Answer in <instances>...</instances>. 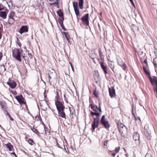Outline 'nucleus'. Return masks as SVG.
Segmentation results:
<instances>
[{
    "mask_svg": "<svg viewBox=\"0 0 157 157\" xmlns=\"http://www.w3.org/2000/svg\"><path fill=\"white\" fill-rule=\"evenodd\" d=\"M48 72L50 84L51 86H53L54 84V82L56 81L57 79V74L52 69H50Z\"/></svg>",
    "mask_w": 157,
    "mask_h": 157,
    "instance_id": "f257e3e1",
    "label": "nucleus"
},
{
    "mask_svg": "<svg viewBox=\"0 0 157 157\" xmlns=\"http://www.w3.org/2000/svg\"><path fill=\"white\" fill-rule=\"evenodd\" d=\"M22 51V50L15 48L12 51V56L20 62L21 59V54Z\"/></svg>",
    "mask_w": 157,
    "mask_h": 157,
    "instance_id": "f03ea898",
    "label": "nucleus"
},
{
    "mask_svg": "<svg viewBox=\"0 0 157 157\" xmlns=\"http://www.w3.org/2000/svg\"><path fill=\"white\" fill-rule=\"evenodd\" d=\"M119 131L121 135L123 137H125L127 134V130L126 127L122 124H117Z\"/></svg>",
    "mask_w": 157,
    "mask_h": 157,
    "instance_id": "7ed1b4c3",
    "label": "nucleus"
},
{
    "mask_svg": "<svg viewBox=\"0 0 157 157\" xmlns=\"http://www.w3.org/2000/svg\"><path fill=\"white\" fill-rule=\"evenodd\" d=\"M15 13L13 11H11L8 15V22L9 25L13 24L15 21L14 18Z\"/></svg>",
    "mask_w": 157,
    "mask_h": 157,
    "instance_id": "20e7f679",
    "label": "nucleus"
},
{
    "mask_svg": "<svg viewBox=\"0 0 157 157\" xmlns=\"http://www.w3.org/2000/svg\"><path fill=\"white\" fill-rule=\"evenodd\" d=\"M105 116L103 115L101 118L100 122L104 126L105 128L106 129H109L110 127L109 123L108 121H106L105 119Z\"/></svg>",
    "mask_w": 157,
    "mask_h": 157,
    "instance_id": "39448f33",
    "label": "nucleus"
},
{
    "mask_svg": "<svg viewBox=\"0 0 157 157\" xmlns=\"http://www.w3.org/2000/svg\"><path fill=\"white\" fill-rule=\"evenodd\" d=\"M99 122V121L98 117L94 118L92 124V127L94 131L95 129L98 127Z\"/></svg>",
    "mask_w": 157,
    "mask_h": 157,
    "instance_id": "423d86ee",
    "label": "nucleus"
},
{
    "mask_svg": "<svg viewBox=\"0 0 157 157\" xmlns=\"http://www.w3.org/2000/svg\"><path fill=\"white\" fill-rule=\"evenodd\" d=\"M144 129L145 130V135L147 137V138L148 139H150L151 138V132L148 129V125H145L144 127Z\"/></svg>",
    "mask_w": 157,
    "mask_h": 157,
    "instance_id": "0eeeda50",
    "label": "nucleus"
},
{
    "mask_svg": "<svg viewBox=\"0 0 157 157\" xmlns=\"http://www.w3.org/2000/svg\"><path fill=\"white\" fill-rule=\"evenodd\" d=\"M55 105L58 111L62 109H65L64 106L63 105L61 102L59 101L56 102Z\"/></svg>",
    "mask_w": 157,
    "mask_h": 157,
    "instance_id": "6e6552de",
    "label": "nucleus"
},
{
    "mask_svg": "<svg viewBox=\"0 0 157 157\" xmlns=\"http://www.w3.org/2000/svg\"><path fill=\"white\" fill-rule=\"evenodd\" d=\"M15 98L21 105H22V104L25 103L24 101V99L22 95H21L19 96H16L15 97Z\"/></svg>",
    "mask_w": 157,
    "mask_h": 157,
    "instance_id": "1a4fd4ad",
    "label": "nucleus"
},
{
    "mask_svg": "<svg viewBox=\"0 0 157 157\" xmlns=\"http://www.w3.org/2000/svg\"><path fill=\"white\" fill-rule=\"evenodd\" d=\"M91 107L93 110L95 112H97L99 111L100 112H101V107L100 106V103H99V108L96 105H94L92 104H90Z\"/></svg>",
    "mask_w": 157,
    "mask_h": 157,
    "instance_id": "9d476101",
    "label": "nucleus"
},
{
    "mask_svg": "<svg viewBox=\"0 0 157 157\" xmlns=\"http://www.w3.org/2000/svg\"><path fill=\"white\" fill-rule=\"evenodd\" d=\"M7 84L12 89L15 88L17 86V84L13 80L11 81L10 79H9L7 82Z\"/></svg>",
    "mask_w": 157,
    "mask_h": 157,
    "instance_id": "9b49d317",
    "label": "nucleus"
},
{
    "mask_svg": "<svg viewBox=\"0 0 157 157\" xmlns=\"http://www.w3.org/2000/svg\"><path fill=\"white\" fill-rule=\"evenodd\" d=\"M133 140L136 141H137V144L139 143V134L136 132L133 133Z\"/></svg>",
    "mask_w": 157,
    "mask_h": 157,
    "instance_id": "f8f14e48",
    "label": "nucleus"
},
{
    "mask_svg": "<svg viewBox=\"0 0 157 157\" xmlns=\"http://www.w3.org/2000/svg\"><path fill=\"white\" fill-rule=\"evenodd\" d=\"M28 31V28L27 26H22L19 30V33L22 34L24 33L27 32Z\"/></svg>",
    "mask_w": 157,
    "mask_h": 157,
    "instance_id": "ddd939ff",
    "label": "nucleus"
},
{
    "mask_svg": "<svg viewBox=\"0 0 157 157\" xmlns=\"http://www.w3.org/2000/svg\"><path fill=\"white\" fill-rule=\"evenodd\" d=\"M58 114L60 116L65 120L66 119V116L64 111V109H62L58 111Z\"/></svg>",
    "mask_w": 157,
    "mask_h": 157,
    "instance_id": "4468645a",
    "label": "nucleus"
},
{
    "mask_svg": "<svg viewBox=\"0 0 157 157\" xmlns=\"http://www.w3.org/2000/svg\"><path fill=\"white\" fill-rule=\"evenodd\" d=\"M88 17L89 14L87 13L85 16L82 17L81 18V19L82 21L83 22H86L87 25H88L89 24Z\"/></svg>",
    "mask_w": 157,
    "mask_h": 157,
    "instance_id": "2eb2a0df",
    "label": "nucleus"
},
{
    "mask_svg": "<svg viewBox=\"0 0 157 157\" xmlns=\"http://www.w3.org/2000/svg\"><path fill=\"white\" fill-rule=\"evenodd\" d=\"M100 65L101 68L103 70L104 73L105 75L107 74L108 73V69L106 65H105L104 64L103 62H100Z\"/></svg>",
    "mask_w": 157,
    "mask_h": 157,
    "instance_id": "dca6fc26",
    "label": "nucleus"
},
{
    "mask_svg": "<svg viewBox=\"0 0 157 157\" xmlns=\"http://www.w3.org/2000/svg\"><path fill=\"white\" fill-rule=\"evenodd\" d=\"M148 78L150 80V82H151L152 85L153 86H154L155 84L157 82V78L156 77H154L153 79L149 76L148 77Z\"/></svg>",
    "mask_w": 157,
    "mask_h": 157,
    "instance_id": "f3484780",
    "label": "nucleus"
},
{
    "mask_svg": "<svg viewBox=\"0 0 157 157\" xmlns=\"http://www.w3.org/2000/svg\"><path fill=\"white\" fill-rule=\"evenodd\" d=\"M109 95L111 98L114 97L115 96V89L113 88H109Z\"/></svg>",
    "mask_w": 157,
    "mask_h": 157,
    "instance_id": "a211bd4d",
    "label": "nucleus"
},
{
    "mask_svg": "<svg viewBox=\"0 0 157 157\" xmlns=\"http://www.w3.org/2000/svg\"><path fill=\"white\" fill-rule=\"evenodd\" d=\"M8 12L6 11H1L0 12V17L5 19L6 18L7 14Z\"/></svg>",
    "mask_w": 157,
    "mask_h": 157,
    "instance_id": "6ab92c4d",
    "label": "nucleus"
},
{
    "mask_svg": "<svg viewBox=\"0 0 157 157\" xmlns=\"http://www.w3.org/2000/svg\"><path fill=\"white\" fill-rule=\"evenodd\" d=\"M7 148H8L9 150L10 151H13V145L10 143H8L7 144H6Z\"/></svg>",
    "mask_w": 157,
    "mask_h": 157,
    "instance_id": "aec40b11",
    "label": "nucleus"
},
{
    "mask_svg": "<svg viewBox=\"0 0 157 157\" xmlns=\"http://www.w3.org/2000/svg\"><path fill=\"white\" fill-rule=\"evenodd\" d=\"M57 13L60 18L63 20H64L63 13L61 10H59L57 11Z\"/></svg>",
    "mask_w": 157,
    "mask_h": 157,
    "instance_id": "412c9836",
    "label": "nucleus"
},
{
    "mask_svg": "<svg viewBox=\"0 0 157 157\" xmlns=\"http://www.w3.org/2000/svg\"><path fill=\"white\" fill-rule=\"evenodd\" d=\"M6 68L4 65L0 66V74L3 73L6 71Z\"/></svg>",
    "mask_w": 157,
    "mask_h": 157,
    "instance_id": "4be33fe9",
    "label": "nucleus"
},
{
    "mask_svg": "<svg viewBox=\"0 0 157 157\" xmlns=\"http://www.w3.org/2000/svg\"><path fill=\"white\" fill-rule=\"evenodd\" d=\"M98 52L100 59L102 61L104 60V56L103 54V53L101 52V49H99Z\"/></svg>",
    "mask_w": 157,
    "mask_h": 157,
    "instance_id": "5701e85b",
    "label": "nucleus"
},
{
    "mask_svg": "<svg viewBox=\"0 0 157 157\" xmlns=\"http://www.w3.org/2000/svg\"><path fill=\"white\" fill-rule=\"evenodd\" d=\"M79 1V8L81 9H82L83 8V4L84 3L83 0H78Z\"/></svg>",
    "mask_w": 157,
    "mask_h": 157,
    "instance_id": "b1692460",
    "label": "nucleus"
},
{
    "mask_svg": "<svg viewBox=\"0 0 157 157\" xmlns=\"http://www.w3.org/2000/svg\"><path fill=\"white\" fill-rule=\"evenodd\" d=\"M31 129L33 132L36 133L37 135H39L40 133L37 129L34 128V127H31Z\"/></svg>",
    "mask_w": 157,
    "mask_h": 157,
    "instance_id": "393cba45",
    "label": "nucleus"
},
{
    "mask_svg": "<svg viewBox=\"0 0 157 157\" xmlns=\"http://www.w3.org/2000/svg\"><path fill=\"white\" fill-rule=\"evenodd\" d=\"M109 66L111 68L112 70L113 71H114L113 68H114V63L112 61H110L109 63Z\"/></svg>",
    "mask_w": 157,
    "mask_h": 157,
    "instance_id": "a878e982",
    "label": "nucleus"
},
{
    "mask_svg": "<svg viewBox=\"0 0 157 157\" xmlns=\"http://www.w3.org/2000/svg\"><path fill=\"white\" fill-rule=\"evenodd\" d=\"M63 34H64L67 40L68 41V42H69L70 36L69 35L68 33L66 32H64Z\"/></svg>",
    "mask_w": 157,
    "mask_h": 157,
    "instance_id": "bb28decb",
    "label": "nucleus"
},
{
    "mask_svg": "<svg viewBox=\"0 0 157 157\" xmlns=\"http://www.w3.org/2000/svg\"><path fill=\"white\" fill-rule=\"evenodd\" d=\"M73 5L74 9L78 8V2H74L73 3Z\"/></svg>",
    "mask_w": 157,
    "mask_h": 157,
    "instance_id": "cd10ccee",
    "label": "nucleus"
},
{
    "mask_svg": "<svg viewBox=\"0 0 157 157\" xmlns=\"http://www.w3.org/2000/svg\"><path fill=\"white\" fill-rule=\"evenodd\" d=\"M91 114L92 116H96L97 117H98L100 115V113H97L96 112H91Z\"/></svg>",
    "mask_w": 157,
    "mask_h": 157,
    "instance_id": "c85d7f7f",
    "label": "nucleus"
},
{
    "mask_svg": "<svg viewBox=\"0 0 157 157\" xmlns=\"http://www.w3.org/2000/svg\"><path fill=\"white\" fill-rule=\"evenodd\" d=\"M75 13L78 17L80 13L78 8L74 9Z\"/></svg>",
    "mask_w": 157,
    "mask_h": 157,
    "instance_id": "c756f323",
    "label": "nucleus"
},
{
    "mask_svg": "<svg viewBox=\"0 0 157 157\" xmlns=\"http://www.w3.org/2000/svg\"><path fill=\"white\" fill-rule=\"evenodd\" d=\"M117 63L120 66H122V65H124V63L123 62L122 60L121 59H119L117 61Z\"/></svg>",
    "mask_w": 157,
    "mask_h": 157,
    "instance_id": "7c9ffc66",
    "label": "nucleus"
},
{
    "mask_svg": "<svg viewBox=\"0 0 157 157\" xmlns=\"http://www.w3.org/2000/svg\"><path fill=\"white\" fill-rule=\"evenodd\" d=\"M143 69L147 75L148 76V77L150 76V73L147 70H146L144 67H143Z\"/></svg>",
    "mask_w": 157,
    "mask_h": 157,
    "instance_id": "2f4dec72",
    "label": "nucleus"
},
{
    "mask_svg": "<svg viewBox=\"0 0 157 157\" xmlns=\"http://www.w3.org/2000/svg\"><path fill=\"white\" fill-rule=\"evenodd\" d=\"M131 28L134 31L138 29V28L137 27H136L135 25L133 24L131 26Z\"/></svg>",
    "mask_w": 157,
    "mask_h": 157,
    "instance_id": "473e14b6",
    "label": "nucleus"
},
{
    "mask_svg": "<svg viewBox=\"0 0 157 157\" xmlns=\"http://www.w3.org/2000/svg\"><path fill=\"white\" fill-rule=\"evenodd\" d=\"M89 56L92 59H94L96 57L95 54L94 53L90 54Z\"/></svg>",
    "mask_w": 157,
    "mask_h": 157,
    "instance_id": "72a5a7b5",
    "label": "nucleus"
},
{
    "mask_svg": "<svg viewBox=\"0 0 157 157\" xmlns=\"http://www.w3.org/2000/svg\"><path fill=\"white\" fill-rule=\"evenodd\" d=\"M94 95L97 98L98 97V93L97 92L96 90H94L93 92Z\"/></svg>",
    "mask_w": 157,
    "mask_h": 157,
    "instance_id": "f704fd0d",
    "label": "nucleus"
},
{
    "mask_svg": "<svg viewBox=\"0 0 157 157\" xmlns=\"http://www.w3.org/2000/svg\"><path fill=\"white\" fill-rule=\"evenodd\" d=\"M63 20L62 19H61L60 18H59L58 19V22L59 23V24H60V25H62L63 24Z\"/></svg>",
    "mask_w": 157,
    "mask_h": 157,
    "instance_id": "c9c22d12",
    "label": "nucleus"
},
{
    "mask_svg": "<svg viewBox=\"0 0 157 157\" xmlns=\"http://www.w3.org/2000/svg\"><path fill=\"white\" fill-rule=\"evenodd\" d=\"M6 115L7 116H8L10 118V119L11 121H13V119L11 117L10 115L9 114V113L7 111H6Z\"/></svg>",
    "mask_w": 157,
    "mask_h": 157,
    "instance_id": "e433bc0d",
    "label": "nucleus"
},
{
    "mask_svg": "<svg viewBox=\"0 0 157 157\" xmlns=\"http://www.w3.org/2000/svg\"><path fill=\"white\" fill-rule=\"evenodd\" d=\"M29 143L31 145H33V141L32 139H29L28 141Z\"/></svg>",
    "mask_w": 157,
    "mask_h": 157,
    "instance_id": "4c0bfd02",
    "label": "nucleus"
},
{
    "mask_svg": "<svg viewBox=\"0 0 157 157\" xmlns=\"http://www.w3.org/2000/svg\"><path fill=\"white\" fill-rule=\"evenodd\" d=\"M157 59H153L154 64L155 67H157L156 65H157Z\"/></svg>",
    "mask_w": 157,
    "mask_h": 157,
    "instance_id": "58836bf2",
    "label": "nucleus"
},
{
    "mask_svg": "<svg viewBox=\"0 0 157 157\" xmlns=\"http://www.w3.org/2000/svg\"><path fill=\"white\" fill-rule=\"evenodd\" d=\"M56 100L55 101V102L57 101H59L58 100L59 99V95H56L55 97Z\"/></svg>",
    "mask_w": 157,
    "mask_h": 157,
    "instance_id": "ea45409f",
    "label": "nucleus"
},
{
    "mask_svg": "<svg viewBox=\"0 0 157 157\" xmlns=\"http://www.w3.org/2000/svg\"><path fill=\"white\" fill-rule=\"evenodd\" d=\"M119 149H120L119 147H116L115 149V151L116 153H117V152H118V151H119Z\"/></svg>",
    "mask_w": 157,
    "mask_h": 157,
    "instance_id": "a19ab883",
    "label": "nucleus"
},
{
    "mask_svg": "<svg viewBox=\"0 0 157 157\" xmlns=\"http://www.w3.org/2000/svg\"><path fill=\"white\" fill-rule=\"evenodd\" d=\"M64 100L67 103H68V101H67V98H66V94H64Z\"/></svg>",
    "mask_w": 157,
    "mask_h": 157,
    "instance_id": "79ce46f5",
    "label": "nucleus"
},
{
    "mask_svg": "<svg viewBox=\"0 0 157 157\" xmlns=\"http://www.w3.org/2000/svg\"><path fill=\"white\" fill-rule=\"evenodd\" d=\"M4 8V7L3 6V5L2 4H0V10H3Z\"/></svg>",
    "mask_w": 157,
    "mask_h": 157,
    "instance_id": "37998d69",
    "label": "nucleus"
},
{
    "mask_svg": "<svg viewBox=\"0 0 157 157\" xmlns=\"http://www.w3.org/2000/svg\"><path fill=\"white\" fill-rule=\"evenodd\" d=\"M121 67L122 68V69L123 70H125L126 69V65L125 64L124 65H122V66Z\"/></svg>",
    "mask_w": 157,
    "mask_h": 157,
    "instance_id": "c03bdc74",
    "label": "nucleus"
},
{
    "mask_svg": "<svg viewBox=\"0 0 157 157\" xmlns=\"http://www.w3.org/2000/svg\"><path fill=\"white\" fill-rule=\"evenodd\" d=\"M132 115H133V116H134V118H136V116L134 114V112H133V107H132Z\"/></svg>",
    "mask_w": 157,
    "mask_h": 157,
    "instance_id": "a18cd8bd",
    "label": "nucleus"
},
{
    "mask_svg": "<svg viewBox=\"0 0 157 157\" xmlns=\"http://www.w3.org/2000/svg\"><path fill=\"white\" fill-rule=\"evenodd\" d=\"M60 26L62 28V29L65 31V28L64 27L63 24L62 25H60Z\"/></svg>",
    "mask_w": 157,
    "mask_h": 157,
    "instance_id": "49530a36",
    "label": "nucleus"
},
{
    "mask_svg": "<svg viewBox=\"0 0 157 157\" xmlns=\"http://www.w3.org/2000/svg\"><path fill=\"white\" fill-rule=\"evenodd\" d=\"M2 108L3 109V110L6 111V108L5 106H2Z\"/></svg>",
    "mask_w": 157,
    "mask_h": 157,
    "instance_id": "de8ad7c7",
    "label": "nucleus"
},
{
    "mask_svg": "<svg viewBox=\"0 0 157 157\" xmlns=\"http://www.w3.org/2000/svg\"><path fill=\"white\" fill-rule=\"evenodd\" d=\"M2 53L1 52H0V61L1 60V59H2Z\"/></svg>",
    "mask_w": 157,
    "mask_h": 157,
    "instance_id": "09e8293b",
    "label": "nucleus"
},
{
    "mask_svg": "<svg viewBox=\"0 0 157 157\" xmlns=\"http://www.w3.org/2000/svg\"><path fill=\"white\" fill-rule=\"evenodd\" d=\"M144 63L146 64V65H147V60L146 59H145L144 61Z\"/></svg>",
    "mask_w": 157,
    "mask_h": 157,
    "instance_id": "8fccbe9b",
    "label": "nucleus"
},
{
    "mask_svg": "<svg viewBox=\"0 0 157 157\" xmlns=\"http://www.w3.org/2000/svg\"><path fill=\"white\" fill-rule=\"evenodd\" d=\"M44 95L45 99V98L46 97V95L45 94V90H44Z\"/></svg>",
    "mask_w": 157,
    "mask_h": 157,
    "instance_id": "3c124183",
    "label": "nucleus"
},
{
    "mask_svg": "<svg viewBox=\"0 0 157 157\" xmlns=\"http://www.w3.org/2000/svg\"><path fill=\"white\" fill-rule=\"evenodd\" d=\"M36 118H38V119H40V115L39 114V115H37V116H36Z\"/></svg>",
    "mask_w": 157,
    "mask_h": 157,
    "instance_id": "603ef678",
    "label": "nucleus"
},
{
    "mask_svg": "<svg viewBox=\"0 0 157 157\" xmlns=\"http://www.w3.org/2000/svg\"><path fill=\"white\" fill-rule=\"evenodd\" d=\"M116 153V152L115 153V152H113L112 154V155L113 156H114L115 155Z\"/></svg>",
    "mask_w": 157,
    "mask_h": 157,
    "instance_id": "864d4df0",
    "label": "nucleus"
},
{
    "mask_svg": "<svg viewBox=\"0 0 157 157\" xmlns=\"http://www.w3.org/2000/svg\"><path fill=\"white\" fill-rule=\"evenodd\" d=\"M56 145L58 147L61 148V147H60L59 144L57 142H56Z\"/></svg>",
    "mask_w": 157,
    "mask_h": 157,
    "instance_id": "5fc2aeb1",
    "label": "nucleus"
},
{
    "mask_svg": "<svg viewBox=\"0 0 157 157\" xmlns=\"http://www.w3.org/2000/svg\"><path fill=\"white\" fill-rule=\"evenodd\" d=\"M17 44L19 45V47H21V43L20 42H17Z\"/></svg>",
    "mask_w": 157,
    "mask_h": 157,
    "instance_id": "6e6d98bb",
    "label": "nucleus"
},
{
    "mask_svg": "<svg viewBox=\"0 0 157 157\" xmlns=\"http://www.w3.org/2000/svg\"><path fill=\"white\" fill-rule=\"evenodd\" d=\"M56 95H59V93H58V91H57V90H56Z\"/></svg>",
    "mask_w": 157,
    "mask_h": 157,
    "instance_id": "4d7b16f0",
    "label": "nucleus"
},
{
    "mask_svg": "<svg viewBox=\"0 0 157 157\" xmlns=\"http://www.w3.org/2000/svg\"><path fill=\"white\" fill-rule=\"evenodd\" d=\"M131 2V3L132 4L133 6H135V4L133 2V1H132V2Z\"/></svg>",
    "mask_w": 157,
    "mask_h": 157,
    "instance_id": "13d9d810",
    "label": "nucleus"
},
{
    "mask_svg": "<svg viewBox=\"0 0 157 157\" xmlns=\"http://www.w3.org/2000/svg\"><path fill=\"white\" fill-rule=\"evenodd\" d=\"M11 154H13V155H14L15 156H16V154H15V152H13L11 153Z\"/></svg>",
    "mask_w": 157,
    "mask_h": 157,
    "instance_id": "bf43d9fd",
    "label": "nucleus"
},
{
    "mask_svg": "<svg viewBox=\"0 0 157 157\" xmlns=\"http://www.w3.org/2000/svg\"><path fill=\"white\" fill-rule=\"evenodd\" d=\"M1 105L2 106H2H5L4 105V104H2V103L1 104Z\"/></svg>",
    "mask_w": 157,
    "mask_h": 157,
    "instance_id": "052dcab7",
    "label": "nucleus"
},
{
    "mask_svg": "<svg viewBox=\"0 0 157 157\" xmlns=\"http://www.w3.org/2000/svg\"><path fill=\"white\" fill-rule=\"evenodd\" d=\"M138 120H140V121H141V120H140V118L139 117H138Z\"/></svg>",
    "mask_w": 157,
    "mask_h": 157,
    "instance_id": "680f3d73",
    "label": "nucleus"
},
{
    "mask_svg": "<svg viewBox=\"0 0 157 157\" xmlns=\"http://www.w3.org/2000/svg\"><path fill=\"white\" fill-rule=\"evenodd\" d=\"M14 94H17V92H16V91H15V92H14Z\"/></svg>",
    "mask_w": 157,
    "mask_h": 157,
    "instance_id": "e2e57ef3",
    "label": "nucleus"
},
{
    "mask_svg": "<svg viewBox=\"0 0 157 157\" xmlns=\"http://www.w3.org/2000/svg\"><path fill=\"white\" fill-rule=\"evenodd\" d=\"M49 0L51 2H53L54 1V0Z\"/></svg>",
    "mask_w": 157,
    "mask_h": 157,
    "instance_id": "0e129e2a",
    "label": "nucleus"
},
{
    "mask_svg": "<svg viewBox=\"0 0 157 157\" xmlns=\"http://www.w3.org/2000/svg\"><path fill=\"white\" fill-rule=\"evenodd\" d=\"M1 37H2V35L0 33V39H1Z\"/></svg>",
    "mask_w": 157,
    "mask_h": 157,
    "instance_id": "69168bd1",
    "label": "nucleus"
},
{
    "mask_svg": "<svg viewBox=\"0 0 157 157\" xmlns=\"http://www.w3.org/2000/svg\"><path fill=\"white\" fill-rule=\"evenodd\" d=\"M148 156V155L147 154L146 156H145V157H147Z\"/></svg>",
    "mask_w": 157,
    "mask_h": 157,
    "instance_id": "338daca9",
    "label": "nucleus"
},
{
    "mask_svg": "<svg viewBox=\"0 0 157 157\" xmlns=\"http://www.w3.org/2000/svg\"><path fill=\"white\" fill-rule=\"evenodd\" d=\"M124 157H127V156H126L125 155H124Z\"/></svg>",
    "mask_w": 157,
    "mask_h": 157,
    "instance_id": "774afa93",
    "label": "nucleus"
}]
</instances>
